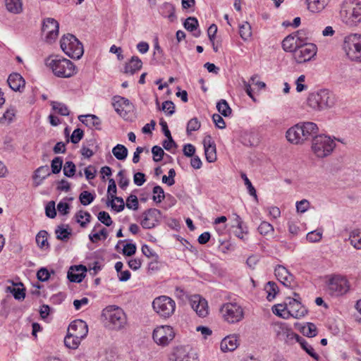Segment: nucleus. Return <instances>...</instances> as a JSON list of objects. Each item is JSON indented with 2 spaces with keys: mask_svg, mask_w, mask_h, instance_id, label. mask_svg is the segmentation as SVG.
Instances as JSON below:
<instances>
[{
  "mask_svg": "<svg viewBox=\"0 0 361 361\" xmlns=\"http://www.w3.org/2000/svg\"><path fill=\"white\" fill-rule=\"evenodd\" d=\"M46 65L49 67L53 73L59 78H71L76 73V68L72 61L58 56L54 59L49 57L46 59Z\"/></svg>",
  "mask_w": 361,
  "mask_h": 361,
  "instance_id": "nucleus-1",
  "label": "nucleus"
},
{
  "mask_svg": "<svg viewBox=\"0 0 361 361\" xmlns=\"http://www.w3.org/2000/svg\"><path fill=\"white\" fill-rule=\"evenodd\" d=\"M63 51L70 58L79 59L84 53L82 43L72 34L64 35L60 40Z\"/></svg>",
  "mask_w": 361,
  "mask_h": 361,
  "instance_id": "nucleus-2",
  "label": "nucleus"
},
{
  "mask_svg": "<svg viewBox=\"0 0 361 361\" xmlns=\"http://www.w3.org/2000/svg\"><path fill=\"white\" fill-rule=\"evenodd\" d=\"M341 20L349 26H356L361 22V4L344 2L340 11Z\"/></svg>",
  "mask_w": 361,
  "mask_h": 361,
  "instance_id": "nucleus-3",
  "label": "nucleus"
},
{
  "mask_svg": "<svg viewBox=\"0 0 361 361\" xmlns=\"http://www.w3.org/2000/svg\"><path fill=\"white\" fill-rule=\"evenodd\" d=\"M102 316L109 321L110 327L115 330L123 329L127 322L123 310L115 305H110L104 309Z\"/></svg>",
  "mask_w": 361,
  "mask_h": 361,
  "instance_id": "nucleus-4",
  "label": "nucleus"
},
{
  "mask_svg": "<svg viewBox=\"0 0 361 361\" xmlns=\"http://www.w3.org/2000/svg\"><path fill=\"white\" fill-rule=\"evenodd\" d=\"M343 47L351 61L361 62V34L352 33L345 37Z\"/></svg>",
  "mask_w": 361,
  "mask_h": 361,
  "instance_id": "nucleus-5",
  "label": "nucleus"
},
{
  "mask_svg": "<svg viewBox=\"0 0 361 361\" xmlns=\"http://www.w3.org/2000/svg\"><path fill=\"white\" fill-rule=\"evenodd\" d=\"M326 283L329 293L333 296H341L350 290V283L347 279L340 274L326 276Z\"/></svg>",
  "mask_w": 361,
  "mask_h": 361,
  "instance_id": "nucleus-6",
  "label": "nucleus"
},
{
  "mask_svg": "<svg viewBox=\"0 0 361 361\" xmlns=\"http://www.w3.org/2000/svg\"><path fill=\"white\" fill-rule=\"evenodd\" d=\"M152 307L160 317L169 318L175 311L176 302L171 298L161 295L153 300Z\"/></svg>",
  "mask_w": 361,
  "mask_h": 361,
  "instance_id": "nucleus-7",
  "label": "nucleus"
},
{
  "mask_svg": "<svg viewBox=\"0 0 361 361\" xmlns=\"http://www.w3.org/2000/svg\"><path fill=\"white\" fill-rule=\"evenodd\" d=\"M220 311L224 319L231 324L239 322L244 317L243 308L235 302L223 305Z\"/></svg>",
  "mask_w": 361,
  "mask_h": 361,
  "instance_id": "nucleus-8",
  "label": "nucleus"
},
{
  "mask_svg": "<svg viewBox=\"0 0 361 361\" xmlns=\"http://www.w3.org/2000/svg\"><path fill=\"white\" fill-rule=\"evenodd\" d=\"M171 361H197V353L189 346H178L169 355Z\"/></svg>",
  "mask_w": 361,
  "mask_h": 361,
  "instance_id": "nucleus-9",
  "label": "nucleus"
},
{
  "mask_svg": "<svg viewBox=\"0 0 361 361\" xmlns=\"http://www.w3.org/2000/svg\"><path fill=\"white\" fill-rule=\"evenodd\" d=\"M59 24L52 18H47L44 19L42 32L45 35V41L49 44H51L57 39L59 36Z\"/></svg>",
  "mask_w": 361,
  "mask_h": 361,
  "instance_id": "nucleus-10",
  "label": "nucleus"
},
{
  "mask_svg": "<svg viewBox=\"0 0 361 361\" xmlns=\"http://www.w3.org/2000/svg\"><path fill=\"white\" fill-rule=\"evenodd\" d=\"M336 142L330 136L317 135V158L329 156L336 147Z\"/></svg>",
  "mask_w": 361,
  "mask_h": 361,
  "instance_id": "nucleus-11",
  "label": "nucleus"
},
{
  "mask_svg": "<svg viewBox=\"0 0 361 361\" xmlns=\"http://www.w3.org/2000/svg\"><path fill=\"white\" fill-rule=\"evenodd\" d=\"M286 300L288 302H287L288 310L284 314H286V319H288L290 317L295 319H300L307 314V308L302 305L298 298L288 297Z\"/></svg>",
  "mask_w": 361,
  "mask_h": 361,
  "instance_id": "nucleus-12",
  "label": "nucleus"
},
{
  "mask_svg": "<svg viewBox=\"0 0 361 361\" xmlns=\"http://www.w3.org/2000/svg\"><path fill=\"white\" fill-rule=\"evenodd\" d=\"M175 333L170 326H161L156 328L152 334L154 341L159 345H166L174 338Z\"/></svg>",
  "mask_w": 361,
  "mask_h": 361,
  "instance_id": "nucleus-13",
  "label": "nucleus"
},
{
  "mask_svg": "<svg viewBox=\"0 0 361 361\" xmlns=\"http://www.w3.org/2000/svg\"><path fill=\"white\" fill-rule=\"evenodd\" d=\"M316 55V45L313 43L300 44L295 50L294 58L299 63L310 61Z\"/></svg>",
  "mask_w": 361,
  "mask_h": 361,
  "instance_id": "nucleus-14",
  "label": "nucleus"
},
{
  "mask_svg": "<svg viewBox=\"0 0 361 361\" xmlns=\"http://www.w3.org/2000/svg\"><path fill=\"white\" fill-rule=\"evenodd\" d=\"M336 102L335 95L327 89L317 92V111L332 108Z\"/></svg>",
  "mask_w": 361,
  "mask_h": 361,
  "instance_id": "nucleus-15",
  "label": "nucleus"
},
{
  "mask_svg": "<svg viewBox=\"0 0 361 361\" xmlns=\"http://www.w3.org/2000/svg\"><path fill=\"white\" fill-rule=\"evenodd\" d=\"M143 219L141 221V226L143 228L151 229L156 226L159 221L161 216L160 210L155 208H150L145 210L142 214Z\"/></svg>",
  "mask_w": 361,
  "mask_h": 361,
  "instance_id": "nucleus-16",
  "label": "nucleus"
},
{
  "mask_svg": "<svg viewBox=\"0 0 361 361\" xmlns=\"http://www.w3.org/2000/svg\"><path fill=\"white\" fill-rule=\"evenodd\" d=\"M112 104L115 111L125 120H128V111L133 107L132 103L128 99L116 95L113 97Z\"/></svg>",
  "mask_w": 361,
  "mask_h": 361,
  "instance_id": "nucleus-17",
  "label": "nucleus"
},
{
  "mask_svg": "<svg viewBox=\"0 0 361 361\" xmlns=\"http://www.w3.org/2000/svg\"><path fill=\"white\" fill-rule=\"evenodd\" d=\"M68 332L73 334V337L79 338L82 340L88 333V326L85 322L81 319H77L72 322L68 328Z\"/></svg>",
  "mask_w": 361,
  "mask_h": 361,
  "instance_id": "nucleus-18",
  "label": "nucleus"
},
{
  "mask_svg": "<svg viewBox=\"0 0 361 361\" xmlns=\"http://www.w3.org/2000/svg\"><path fill=\"white\" fill-rule=\"evenodd\" d=\"M204 154L206 159L209 163H213L216 160V148L214 141L210 135H207L203 140Z\"/></svg>",
  "mask_w": 361,
  "mask_h": 361,
  "instance_id": "nucleus-19",
  "label": "nucleus"
},
{
  "mask_svg": "<svg viewBox=\"0 0 361 361\" xmlns=\"http://www.w3.org/2000/svg\"><path fill=\"white\" fill-rule=\"evenodd\" d=\"M190 305L199 317H205L208 314L207 302L200 295H194L190 300Z\"/></svg>",
  "mask_w": 361,
  "mask_h": 361,
  "instance_id": "nucleus-20",
  "label": "nucleus"
},
{
  "mask_svg": "<svg viewBox=\"0 0 361 361\" xmlns=\"http://www.w3.org/2000/svg\"><path fill=\"white\" fill-rule=\"evenodd\" d=\"M87 267L82 264L71 266L67 278L71 282L80 283L86 276Z\"/></svg>",
  "mask_w": 361,
  "mask_h": 361,
  "instance_id": "nucleus-21",
  "label": "nucleus"
},
{
  "mask_svg": "<svg viewBox=\"0 0 361 361\" xmlns=\"http://www.w3.org/2000/svg\"><path fill=\"white\" fill-rule=\"evenodd\" d=\"M302 127L301 123L290 128L286 133V137L289 142L293 145H301L302 143Z\"/></svg>",
  "mask_w": 361,
  "mask_h": 361,
  "instance_id": "nucleus-22",
  "label": "nucleus"
},
{
  "mask_svg": "<svg viewBox=\"0 0 361 361\" xmlns=\"http://www.w3.org/2000/svg\"><path fill=\"white\" fill-rule=\"evenodd\" d=\"M299 34V31L294 34H291L288 35L284 38L282 42V47L285 51L293 52L295 54V50L298 49L300 43H298V40L302 42V39L300 37H298Z\"/></svg>",
  "mask_w": 361,
  "mask_h": 361,
  "instance_id": "nucleus-23",
  "label": "nucleus"
},
{
  "mask_svg": "<svg viewBox=\"0 0 361 361\" xmlns=\"http://www.w3.org/2000/svg\"><path fill=\"white\" fill-rule=\"evenodd\" d=\"M302 143L307 140L312 142L316 138V123L313 122L301 123Z\"/></svg>",
  "mask_w": 361,
  "mask_h": 361,
  "instance_id": "nucleus-24",
  "label": "nucleus"
},
{
  "mask_svg": "<svg viewBox=\"0 0 361 361\" xmlns=\"http://www.w3.org/2000/svg\"><path fill=\"white\" fill-rule=\"evenodd\" d=\"M239 345L238 336L235 334H232L224 338L221 342V350L226 352H231L235 350Z\"/></svg>",
  "mask_w": 361,
  "mask_h": 361,
  "instance_id": "nucleus-25",
  "label": "nucleus"
},
{
  "mask_svg": "<svg viewBox=\"0 0 361 361\" xmlns=\"http://www.w3.org/2000/svg\"><path fill=\"white\" fill-rule=\"evenodd\" d=\"M9 87L15 92H21L25 87V80L23 78L17 73L10 74L7 80Z\"/></svg>",
  "mask_w": 361,
  "mask_h": 361,
  "instance_id": "nucleus-26",
  "label": "nucleus"
},
{
  "mask_svg": "<svg viewBox=\"0 0 361 361\" xmlns=\"http://www.w3.org/2000/svg\"><path fill=\"white\" fill-rule=\"evenodd\" d=\"M78 119L89 128L94 127L97 130H101L102 121L100 118L94 114L80 115Z\"/></svg>",
  "mask_w": 361,
  "mask_h": 361,
  "instance_id": "nucleus-27",
  "label": "nucleus"
},
{
  "mask_svg": "<svg viewBox=\"0 0 361 361\" xmlns=\"http://www.w3.org/2000/svg\"><path fill=\"white\" fill-rule=\"evenodd\" d=\"M142 62L137 56H133L124 66L123 72L126 74L133 75L136 71L140 70Z\"/></svg>",
  "mask_w": 361,
  "mask_h": 361,
  "instance_id": "nucleus-28",
  "label": "nucleus"
},
{
  "mask_svg": "<svg viewBox=\"0 0 361 361\" xmlns=\"http://www.w3.org/2000/svg\"><path fill=\"white\" fill-rule=\"evenodd\" d=\"M107 207H111L116 212H122L125 208L124 200L121 197H117L116 194H112L107 198L106 202Z\"/></svg>",
  "mask_w": 361,
  "mask_h": 361,
  "instance_id": "nucleus-29",
  "label": "nucleus"
},
{
  "mask_svg": "<svg viewBox=\"0 0 361 361\" xmlns=\"http://www.w3.org/2000/svg\"><path fill=\"white\" fill-rule=\"evenodd\" d=\"M50 175L51 172L49 171V167L48 165L42 166L37 168L35 171L32 178L35 180L38 178H40V180L37 182H35V185H39L42 183V181Z\"/></svg>",
  "mask_w": 361,
  "mask_h": 361,
  "instance_id": "nucleus-30",
  "label": "nucleus"
},
{
  "mask_svg": "<svg viewBox=\"0 0 361 361\" xmlns=\"http://www.w3.org/2000/svg\"><path fill=\"white\" fill-rule=\"evenodd\" d=\"M56 237L58 240L66 242L72 234L68 225H59L55 229Z\"/></svg>",
  "mask_w": 361,
  "mask_h": 361,
  "instance_id": "nucleus-31",
  "label": "nucleus"
},
{
  "mask_svg": "<svg viewBox=\"0 0 361 361\" xmlns=\"http://www.w3.org/2000/svg\"><path fill=\"white\" fill-rule=\"evenodd\" d=\"M295 326L305 336L312 338L316 336V326L313 323H307V325L295 323Z\"/></svg>",
  "mask_w": 361,
  "mask_h": 361,
  "instance_id": "nucleus-32",
  "label": "nucleus"
},
{
  "mask_svg": "<svg viewBox=\"0 0 361 361\" xmlns=\"http://www.w3.org/2000/svg\"><path fill=\"white\" fill-rule=\"evenodd\" d=\"M6 8L10 13L18 14L23 11L21 0H5Z\"/></svg>",
  "mask_w": 361,
  "mask_h": 361,
  "instance_id": "nucleus-33",
  "label": "nucleus"
},
{
  "mask_svg": "<svg viewBox=\"0 0 361 361\" xmlns=\"http://www.w3.org/2000/svg\"><path fill=\"white\" fill-rule=\"evenodd\" d=\"M349 240L350 245L355 248L361 249V230L355 229L352 231L350 233Z\"/></svg>",
  "mask_w": 361,
  "mask_h": 361,
  "instance_id": "nucleus-34",
  "label": "nucleus"
},
{
  "mask_svg": "<svg viewBox=\"0 0 361 361\" xmlns=\"http://www.w3.org/2000/svg\"><path fill=\"white\" fill-rule=\"evenodd\" d=\"M128 149L123 145L117 144L113 149L112 153L120 161L125 160L128 156Z\"/></svg>",
  "mask_w": 361,
  "mask_h": 361,
  "instance_id": "nucleus-35",
  "label": "nucleus"
},
{
  "mask_svg": "<svg viewBox=\"0 0 361 361\" xmlns=\"http://www.w3.org/2000/svg\"><path fill=\"white\" fill-rule=\"evenodd\" d=\"M81 339L79 338L73 337V334L67 332V335L64 338V344L65 345L71 349H76L79 346Z\"/></svg>",
  "mask_w": 361,
  "mask_h": 361,
  "instance_id": "nucleus-36",
  "label": "nucleus"
},
{
  "mask_svg": "<svg viewBox=\"0 0 361 361\" xmlns=\"http://www.w3.org/2000/svg\"><path fill=\"white\" fill-rule=\"evenodd\" d=\"M216 109L225 117L229 116L232 113L231 107L225 99H221L217 102Z\"/></svg>",
  "mask_w": 361,
  "mask_h": 361,
  "instance_id": "nucleus-37",
  "label": "nucleus"
},
{
  "mask_svg": "<svg viewBox=\"0 0 361 361\" xmlns=\"http://www.w3.org/2000/svg\"><path fill=\"white\" fill-rule=\"evenodd\" d=\"M290 329L288 328V326L286 323L278 322L274 325V331L276 335L279 340H283L286 334L288 333Z\"/></svg>",
  "mask_w": 361,
  "mask_h": 361,
  "instance_id": "nucleus-38",
  "label": "nucleus"
},
{
  "mask_svg": "<svg viewBox=\"0 0 361 361\" xmlns=\"http://www.w3.org/2000/svg\"><path fill=\"white\" fill-rule=\"evenodd\" d=\"M52 109L61 116H68L70 114L68 106L61 102H51Z\"/></svg>",
  "mask_w": 361,
  "mask_h": 361,
  "instance_id": "nucleus-39",
  "label": "nucleus"
},
{
  "mask_svg": "<svg viewBox=\"0 0 361 361\" xmlns=\"http://www.w3.org/2000/svg\"><path fill=\"white\" fill-rule=\"evenodd\" d=\"M48 233L46 231H40L36 235V243L40 248L49 247L47 242Z\"/></svg>",
  "mask_w": 361,
  "mask_h": 361,
  "instance_id": "nucleus-40",
  "label": "nucleus"
},
{
  "mask_svg": "<svg viewBox=\"0 0 361 361\" xmlns=\"http://www.w3.org/2000/svg\"><path fill=\"white\" fill-rule=\"evenodd\" d=\"M63 158L61 157H54L51 162V173L58 174L61 172L63 166Z\"/></svg>",
  "mask_w": 361,
  "mask_h": 361,
  "instance_id": "nucleus-41",
  "label": "nucleus"
},
{
  "mask_svg": "<svg viewBox=\"0 0 361 361\" xmlns=\"http://www.w3.org/2000/svg\"><path fill=\"white\" fill-rule=\"evenodd\" d=\"M240 37L244 40H247L252 36L251 26L247 22H245L239 27Z\"/></svg>",
  "mask_w": 361,
  "mask_h": 361,
  "instance_id": "nucleus-42",
  "label": "nucleus"
},
{
  "mask_svg": "<svg viewBox=\"0 0 361 361\" xmlns=\"http://www.w3.org/2000/svg\"><path fill=\"white\" fill-rule=\"evenodd\" d=\"M183 26L188 31L193 32L199 26L198 20L195 17H188L183 23Z\"/></svg>",
  "mask_w": 361,
  "mask_h": 361,
  "instance_id": "nucleus-43",
  "label": "nucleus"
},
{
  "mask_svg": "<svg viewBox=\"0 0 361 361\" xmlns=\"http://www.w3.org/2000/svg\"><path fill=\"white\" fill-rule=\"evenodd\" d=\"M153 193L154 194L152 197V200L156 203L161 202L165 198V194L163 188L159 185H156L153 188Z\"/></svg>",
  "mask_w": 361,
  "mask_h": 361,
  "instance_id": "nucleus-44",
  "label": "nucleus"
},
{
  "mask_svg": "<svg viewBox=\"0 0 361 361\" xmlns=\"http://www.w3.org/2000/svg\"><path fill=\"white\" fill-rule=\"evenodd\" d=\"M79 200L82 205L87 206L94 201V195L90 192L85 190L80 194Z\"/></svg>",
  "mask_w": 361,
  "mask_h": 361,
  "instance_id": "nucleus-45",
  "label": "nucleus"
},
{
  "mask_svg": "<svg viewBox=\"0 0 361 361\" xmlns=\"http://www.w3.org/2000/svg\"><path fill=\"white\" fill-rule=\"evenodd\" d=\"M63 171L65 176L68 178L73 177L76 171L75 164L71 161H66L64 164Z\"/></svg>",
  "mask_w": 361,
  "mask_h": 361,
  "instance_id": "nucleus-46",
  "label": "nucleus"
},
{
  "mask_svg": "<svg viewBox=\"0 0 361 361\" xmlns=\"http://www.w3.org/2000/svg\"><path fill=\"white\" fill-rule=\"evenodd\" d=\"M267 286L269 288V289L267 290L268 295L267 298L269 301H271L276 297V295L279 293V289L276 283L274 281H269L267 283Z\"/></svg>",
  "mask_w": 361,
  "mask_h": 361,
  "instance_id": "nucleus-47",
  "label": "nucleus"
},
{
  "mask_svg": "<svg viewBox=\"0 0 361 361\" xmlns=\"http://www.w3.org/2000/svg\"><path fill=\"white\" fill-rule=\"evenodd\" d=\"M275 276H276L279 281L282 280V279H285V277H290V273L289 271L282 265H278L274 270Z\"/></svg>",
  "mask_w": 361,
  "mask_h": 361,
  "instance_id": "nucleus-48",
  "label": "nucleus"
},
{
  "mask_svg": "<svg viewBox=\"0 0 361 361\" xmlns=\"http://www.w3.org/2000/svg\"><path fill=\"white\" fill-rule=\"evenodd\" d=\"M301 348L305 350V352L309 354L312 357L316 360V353L314 352V348L305 341L302 337L298 341Z\"/></svg>",
  "mask_w": 361,
  "mask_h": 361,
  "instance_id": "nucleus-49",
  "label": "nucleus"
},
{
  "mask_svg": "<svg viewBox=\"0 0 361 361\" xmlns=\"http://www.w3.org/2000/svg\"><path fill=\"white\" fill-rule=\"evenodd\" d=\"M7 290L10 291L13 294L14 298L16 300H23L25 297V288H12L11 286H8Z\"/></svg>",
  "mask_w": 361,
  "mask_h": 361,
  "instance_id": "nucleus-50",
  "label": "nucleus"
},
{
  "mask_svg": "<svg viewBox=\"0 0 361 361\" xmlns=\"http://www.w3.org/2000/svg\"><path fill=\"white\" fill-rule=\"evenodd\" d=\"M287 310V302H284L283 304H278L272 307L273 313L283 319H286V314H284Z\"/></svg>",
  "mask_w": 361,
  "mask_h": 361,
  "instance_id": "nucleus-51",
  "label": "nucleus"
},
{
  "mask_svg": "<svg viewBox=\"0 0 361 361\" xmlns=\"http://www.w3.org/2000/svg\"><path fill=\"white\" fill-rule=\"evenodd\" d=\"M200 126L201 123L197 118L195 117L191 118L187 124L186 131L188 135H190L192 131H196L199 130Z\"/></svg>",
  "mask_w": 361,
  "mask_h": 361,
  "instance_id": "nucleus-52",
  "label": "nucleus"
},
{
  "mask_svg": "<svg viewBox=\"0 0 361 361\" xmlns=\"http://www.w3.org/2000/svg\"><path fill=\"white\" fill-rule=\"evenodd\" d=\"M98 220L106 226H110L113 224V221L109 214L105 211H102L98 213Z\"/></svg>",
  "mask_w": 361,
  "mask_h": 361,
  "instance_id": "nucleus-53",
  "label": "nucleus"
},
{
  "mask_svg": "<svg viewBox=\"0 0 361 361\" xmlns=\"http://www.w3.org/2000/svg\"><path fill=\"white\" fill-rule=\"evenodd\" d=\"M241 178L245 181V185L247 186V189L248 190L249 194L251 196H253L255 197V199L256 200H257V195L256 190L254 188V186L252 185L251 181L247 177L246 174L244 173H241Z\"/></svg>",
  "mask_w": 361,
  "mask_h": 361,
  "instance_id": "nucleus-54",
  "label": "nucleus"
},
{
  "mask_svg": "<svg viewBox=\"0 0 361 361\" xmlns=\"http://www.w3.org/2000/svg\"><path fill=\"white\" fill-rule=\"evenodd\" d=\"M159 109L166 112L167 115L171 116L175 112V105L172 101H165L162 103L161 107H159Z\"/></svg>",
  "mask_w": 361,
  "mask_h": 361,
  "instance_id": "nucleus-55",
  "label": "nucleus"
},
{
  "mask_svg": "<svg viewBox=\"0 0 361 361\" xmlns=\"http://www.w3.org/2000/svg\"><path fill=\"white\" fill-rule=\"evenodd\" d=\"M152 153L153 154V160L155 162H159L161 161L165 154L163 149L157 145H155L152 148Z\"/></svg>",
  "mask_w": 361,
  "mask_h": 361,
  "instance_id": "nucleus-56",
  "label": "nucleus"
},
{
  "mask_svg": "<svg viewBox=\"0 0 361 361\" xmlns=\"http://www.w3.org/2000/svg\"><path fill=\"white\" fill-rule=\"evenodd\" d=\"M138 200L136 195H130L126 199V207L129 209L137 210L138 209Z\"/></svg>",
  "mask_w": 361,
  "mask_h": 361,
  "instance_id": "nucleus-57",
  "label": "nucleus"
},
{
  "mask_svg": "<svg viewBox=\"0 0 361 361\" xmlns=\"http://www.w3.org/2000/svg\"><path fill=\"white\" fill-rule=\"evenodd\" d=\"M258 231L261 235H265L269 233H272L274 231V227L271 224L267 221H262L258 227Z\"/></svg>",
  "mask_w": 361,
  "mask_h": 361,
  "instance_id": "nucleus-58",
  "label": "nucleus"
},
{
  "mask_svg": "<svg viewBox=\"0 0 361 361\" xmlns=\"http://www.w3.org/2000/svg\"><path fill=\"white\" fill-rule=\"evenodd\" d=\"M46 216L50 219H54L56 216V210L55 208V202L50 201L45 207Z\"/></svg>",
  "mask_w": 361,
  "mask_h": 361,
  "instance_id": "nucleus-59",
  "label": "nucleus"
},
{
  "mask_svg": "<svg viewBox=\"0 0 361 361\" xmlns=\"http://www.w3.org/2000/svg\"><path fill=\"white\" fill-rule=\"evenodd\" d=\"M84 136V131L80 128H76L70 137V141L73 144L78 143Z\"/></svg>",
  "mask_w": 361,
  "mask_h": 361,
  "instance_id": "nucleus-60",
  "label": "nucleus"
},
{
  "mask_svg": "<svg viewBox=\"0 0 361 361\" xmlns=\"http://www.w3.org/2000/svg\"><path fill=\"white\" fill-rule=\"evenodd\" d=\"M290 279L289 277H285V279H282V280H280L279 281L287 288H289L290 289H294L297 286V282L295 281L294 276L293 274H290Z\"/></svg>",
  "mask_w": 361,
  "mask_h": 361,
  "instance_id": "nucleus-61",
  "label": "nucleus"
},
{
  "mask_svg": "<svg viewBox=\"0 0 361 361\" xmlns=\"http://www.w3.org/2000/svg\"><path fill=\"white\" fill-rule=\"evenodd\" d=\"M136 250L137 248L135 244L127 243L124 245L122 253L125 256L130 257L135 254Z\"/></svg>",
  "mask_w": 361,
  "mask_h": 361,
  "instance_id": "nucleus-62",
  "label": "nucleus"
},
{
  "mask_svg": "<svg viewBox=\"0 0 361 361\" xmlns=\"http://www.w3.org/2000/svg\"><path fill=\"white\" fill-rule=\"evenodd\" d=\"M37 278L42 282L48 281L50 278V274L48 269L45 267L40 268L37 272Z\"/></svg>",
  "mask_w": 361,
  "mask_h": 361,
  "instance_id": "nucleus-63",
  "label": "nucleus"
},
{
  "mask_svg": "<svg viewBox=\"0 0 361 361\" xmlns=\"http://www.w3.org/2000/svg\"><path fill=\"white\" fill-rule=\"evenodd\" d=\"M164 8L166 9L169 13V16L167 18L169 19L170 21L173 22L176 18V16L175 15V6L173 4L171 3H165L164 5Z\"/></svg>",
  "mask_w": 361,
  "mask_h": 361,
  "instance_id": "nucleus-64",
  "label": "nucleus"
}]
</instances>
